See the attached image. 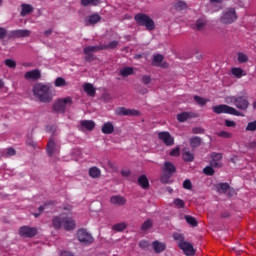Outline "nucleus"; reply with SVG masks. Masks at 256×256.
Wrapping results in <instances>:
<instances>
[{
  "label": "nucleus",
  "mask_w": 256,
  "mask_h": 256,
  "mask_svg": "<svg viewBox=\"0 0 256 256\" xmlns=\"http://www.w3.org/2000/svg\"><path fill=\"white\" fill-rule=\"evenodd\" d=\"M33 95L42 103H49L53 99L49 84L37 83L33 86Z\"/></svg>",
  "instance_id": "f257e3e1"
},
{
  "label": "nucleus",
  "mask_w": 256,
  "mask_h": 256,
  "mask_svg": "<svg viewBox=\"0 0 256 256\" xmlns=\"http://www.w3.org/2000/svg\"><path fill=\"white\" fill-rule=\"evenodd\" d=\"M135 22L142 27H146L147 31L151 32L155 29L154 20L147 14L139 13L134 15Z\"/></svg>",
  "instance_id": "f03ea898"
},
{
  "label": "nucleus",
  "mask_w": 256,
  "mask_h": 256,
  "mask_svg": "<svg viewBox=\"0 0 256 256\" xmlns=\"http://www.w3.org/2000/svg\"><path fill=\"white\" fill-rule=\"evenodd\" d=\"M227 101L236 106L240 111H246L249 108V100L246 96H230L227 98Z\"/></svg>",
  "instance_id": "7ed1b4c3"
},
{
  "label": "nucleus",
  "mask_w": 256,
  "mask_h": 256,
  "mask_svg": "<svg viewBox=\"0 0 256 256\" xmlns=\"http://www.w3.org/2000/svg\"><path fill=\"white\" fill-rule=\"evenodd\" d=\"M177 169L171 162H165L163 167V174L160 176V183L168 184L170 178L176 173Z\"/></svg>",
  "instance_id": "20e7f679"
},
{
  "label": "nucleus",
  "mask_w": 256,
  "mask_h": 256,
  "mask_svg": "<svg viewBox=\"0 0 256 256\" xmlns=\"http://www.w3.org/2000/svg\"><path fill=\"white\" fill-rule=\"evenodd\" d=\"M212 111L217 115L229 114V115H233V116H237V117L243 116V114L241 112L237 111L234 107L224 105V104L218 105V106H213Z\"/></svg>",
  "instance_id": "39448f33"
},
{
  "label": "nucleus",
  "mask_w": 256,
  "mask_h": 256,
  "mask_svg": "<svg viewBox=\"0 0 256 256\" xmlns=\"http://www.w3.org/2000/svg\"><path fill=\"white\" fill-rule=\"evenodd\" d=\"M237 20V14L235 8L229 7L224 9L220 21L223 25L233 24Z\"/></svg>",
  "instance_id": "423d86ee"
},
{
  "label": "nucleus",
  "mask_w": 256,
  "mask_h": 256,
  "mask_svg": "<svg viewBox=\"0 0 256 256\" xmlns=\"http://www.w3.org/2000/svg\"><path fill=\"white\" fill-rule=\"evenodd\" d=\"M73 100L71 97H66L62 99H58L53 104V111H56L57 113H65L67 105H72Z\"/></svg>",
  "instance_id": "0eeeda50"
},
{
  "label": "nucleus",
  "mask_w": 256,
  "mask_h": 256,
  "mask_svg": "<svg viewBox=\"0 0 256 256\" xmlns=\"http://www.w3.org/2000/svg\"><path fill=\"white\" fill-rule=\"evenodd\" d=\"M77 239L84 245H91L94 243V237L84 228L77 231Z\"/></svg>",
  "instance_id": "6e6552de"
},
{
  "label": "nucleus",
  "mask_w": 256,
  "mask_h": 256,
  "mask_svg": "<svg viewBox=\"0 0 256 256\" xmlns=\"http://www.w3.org/2000/svg\"><path fill=\"white\" fill-rule=\"evenodd\" d=\"M31 31L28 29H16L12 30L8 34V39H20L30 37Z\"/></svg>",
  "instance_id": "1a4fd4ad"
},
{
  "label": "nucleus",
  "mask_w": 256,
  "mask_h": 256,
  "mask_svg": "<svg viewBox=\"0 0 256 256\" xmlns=\"http://www.w3.org/2000/svg\"><path fill=\"white\" fill-rule=\"evenodd\" d=\"M38 233L37 228H31L28 226H23L19 228V235L23 238H33Z\"/></svg>",
  "instance_id": "9d476101"
},
{
  "label": "nucleus",
  "mask_w": 256,
  "mask_h": 256,
  "mask_svg": "<svg viewBox=\"0 0 256 256\" xmlns=\"http://www.w3.org/2000/svg\"><path fill=\"white\" fill-rule=\"evenodd\" d=\"M221 160H223V154L212 152L210 166H212L214 169H220L223 167Z\"/></svg>",
  "instance_id": "9b49d317"
},
{
  "label": "nucleus",
  "mask_w": 256,
  "mask_h": 256,
  "mask_svg": "<svg viewBox=\"0 0 256 256\" xmlns=\"http://www.w3.org/2000/svg\"><path fill=\"white\" fill-rule=\"evenodd\" d=\"M178 247L183 251L184 255L186 256H194L196 253L193 245L189 242H179Z\"/></svg>",
  "instance_id": "f8f14e48"
},
{
  "label": "nucleus",
  "mask_w": 256,
  "mask_h": 256,
  "mask_svg": "<svg viewBox=\"0 0 256 256\" xmlns=\"http://www.w3.org/2000/svg\"><path fill=\"white\" fill-rule=\"evenodd\" d=\"M101 20H102V16L97 13H94V14H91L84 18V25L85 26H95L99 22H101Z\"/></svg>",
  "instance_id": "ddd939ff"
},
{
  "label": "nucleus",
  "mask_w": 256,
  "mask_h": 256,
  "mask_svg": "<svg viewBox=\"0 0 256 256\" xmlns=\"http://www.w3.org/2000/svg\"><path fill=\"white\" fill-rule=\"evenodd\" d=\"M116 115L117 116L134 117V116H138L139 112L135 109H127L126 107H118L116 109Z\"/></svg>",
  "instance_id": "4468645a"
},
{
  "label": "nucleus",
  "mask_w": 256,
  "mask_h": 256,
  "mask_svg": "<svg viewBox=\"0 0 256 256\" xmlns=\"http://www.w3.org/2000/svg\"><path fill=\"white\" fill-rule=\"evenodd\" d=\"M158 139L162 140L163 143L170 147L175 143V139L170 135L169 132H160L158 133Z\"/></svg>",
  "instance_id": "2eb2a0df"
},
{
  "label": "nucleus",
  "mask_w": 256,
  "mask_h": 256,
  "mask_svg": "<svg viewBox=\"0 0 256 256\" xmlns=\"http://www.w3.org/2000/svg\"><path fill=\"white\" fill-rule=\"evenodd\" d=\"M65 218H66L65 214H60L59 216H54L52 218L53 228L56 230L61 229Z\"/></svg>",
  "instance_id": "dca6fc26"
},
{
  "label": "nucleus",
  "mask_w": 256,
  "mask_h": 256,
  "mask_svg": "<svg viewBox=\"0 0 256 256\" xmlns=\"http://www.w3.org/2000/svg\"><path fill=\"white\" fill-rule=\"evenodd\" d=\"M41 78V72L38 69L30 70L25 73V79L26 80H33L37 81Z\"/></svg>",
  "instance_id": "f3484780"
},
{
  "label": "nucleus",
  "mask_w": 256,
  "mask_h": 256,
  "mask_svg": "<svg viewBox=\"0 0 256 256\" xmlns=\"http://www.w3.org/2000/svg\"><path fill=\"white\" fill-rule=\"evenodd\" d=\"M208 25V20L206 16H202L196 20L195 23V30L196 31H203L205 27Z\"/></svg>",
  "instance_id": "a211bd4d"
},
{
  "label": "nucleus",
  "mask_w": 256,
  "mask_h": 256,
  "mask_svg": "<svg viewBox=\"0 0 256 256\" xmlns=\"http://www.w3.org/2000/svg\"><path fill=\"white\" fill-rule=\"evenodd\" d=\"M110 203H112V205H116V206H123L127 204V200L125 197L121 196V195H114L112 197H110Z\"/></svg>",
  "instance_id": "6ab92c4d"
},
{
  "label": "nucleus",
  "mask_w": 256,
  "mask_h": 256,
  "mask_svg": "<svg viewBox=\"0 0 256 256\" xmlns=\"http://www.w3.org/2000/svg\"><path fill=\"white\" fill-rule=\"evenodd\" d=\"M101 133H104L106 135H110V134L114 133L113 123L111 121H108V122H105L104 124H102Z\"/></svg>",
  "instance_id": "aec40b11"
},
{
  "label": "nucleus",
  "mask_w": 256,
  "mask_h": 256,
  "mask_svg": "<svg viewBox=\"0 0 256 256\" xmlns=\"http://www.w3.org/2000/svg\"><path fill=\"white\" fill-rule=\"evenodd\" d=\"M20 7L22 8V11H20V17H27L34 11V7L30 4L23 3Z\"/></svg>",
  "instance_id": "412c9836"
},
{
  "label": "nucleus",
  "mask_w": 256,
  "mask_h": 256,
  "mask_svg": "<svg viewBox=\"0 0 256 256\" xmlns=\"http://www.w3.org/2000/svg\"><path fill=\"white\" fill-rule=\"evenodd\" d=\"M56 152V143L53 139H50L48 144H46V153H48L49 157H53Z\"/></svg>",
  "instance_id": "4be33fe9"
},
{
  "label": "nucleus",
  "mask_w": 256,
  "mask_h": 256,
  "mask_svg": "<svg viewBox=\"0 0 256 256\" xmlns=\"http://www.w3.org/2000/svg\"><path fill=\"white\" fill-rule=\"evenodd\" d=\"M66 231H72L75 228V222L71 217L66 216L63 224Z\"/></svg>",
  "instance_id": "5701e85b"
},
{
  "label": "nucleus",
  "mask_w": 256,
  "mask_h": 256,
  "mask_svg": "<svg viewBox=\"0 0 256 256\" xmlns=\"http://www.w3.org/2000/svg\"><path fill=\"white\" fill-rule=\"evenodd\" d=\"M81 127L88 130V131H93L95 129V122L94 120H81L80 123Z\"/></svg>",
  "instance_id": "b1692460"
},
{
  "label": "nucleus",
  "mask_w": 256,
  "mask_h": 256,
  "mask_svg": "<svg viewBox=\"0 0 256 256\" xmlns=\"http://www.w3.org/2000/svg\"><path fill=\"white\" fill-rule=\"evenodd\" d=\"M152 247L154 248V251L156 254H160L165 251L167 246L163 242L155 241L152 242Z\"/></svg>",
  "instance_id": "393cba45"
},
{
  "label": "nucleus",
  "mask_w": 256,
  "mask_h": 256,
  "mask_svg": "<svg viewBox=\"0 0 256 256\" xmlns=\"http://www.w3.org/2000/svg\"><path fill=\"white\" fill-rule=\"evenodd\" d=\"M84 92L88 94L89 97H95L96 89L93 84L85 83L84 84Z\"/></svg>",
  "instance_id": "a878e982"
},
{
  "label": "nucleus",
  "mask_w": 256,
  "mask_h": 256,
  "mask_svg": "<svg viewBox=\"0 0 256 256\" xmlns=\"http://www.w3.org/2000/svg\"><path fill=\"white\" fill-rule=\"evenodd\" d=\"M189 144H190V147H191L192 149H195V148L201 146V144H202V139H201V137H199V136H193V137L190 138Z\"/></svg>",
  "instance_id": "bb28decb"
},
{
  "label": "nucleus",
  "mask_w": 256,
  "mask_h": 256,
  "mask_svg": "<svg viewBox=\"0 0 256 256\" xmlns=\"http://www.w3.org/2000/svg\"><path fill=\"white\" fill-rule=\"evenodd\" d=\"M138 184L143 190H147L149 188V180L146 175H141L138 178Z\"/></svg>",
  "instance_id": "cd10ccee"
},
{
  "label": "nucleus",
  "mask_w": 256,
  "mask_h": 256,
  "mask_svg": "<svg viewBox=\"0 0 256 256\" xmlns=\"http://www.w3.org/2000/svg\"><path fill=\"white\" fill-rule=\"evenodd\" d=\"M182 158L184 162H193L195 160V155L189 150H183Z\"/></svg>",
  "instance_id": "c85d7f7f"
},
{
  "label": "nucleus",
  "mask_w": 256,
  "mask_h": 256,
  "mask_svg": "<svg viewBox=\"0 0 256 256\" xmlns=\"http://www.w3.org/2000/svg\"><path fill=\"white\" fill-rule=\"evenodd\" d=\"M89 175L91 178L97 179L101 177L102 173L99 168H97L96 166H93L89 169Z\"/></svg>",
  "instance_id": "c756f323"
},
{
  "label": "nucleus",
  "mask_w": 256,
  "mask_h": 256,
  "mask_svg": "<svg viewBox=\"0 0 256 256\" xmlns=\"http://www.w3.org/2000/svg\"><path fill=\"white\" fill-rule=\"evenodd\" d=\"M174 8L176 11H185V10H187L188 6L185 1L179 0L174 3Z\"/></svg>",
  "instance_id": "7c9ffc66"
},
{
  "label": "nucleus",
  "mask_w": 256,
  "mask_h": 256,
  "mask_svg": "<svg viewBox=\"0 0 256 256\" xmlns=\"http://www.w3.org/2000/svg\"><path fill=\"white\" fill-rule=\"evenodd\" d=\"M134 74H135V71H134V68L132 67H124L123 69L120 70V75L122 77H128Z\"/></svg>",
  "instance_id": "2f4dec72"
},
{
  "label": "nucleus",
  "mask_w": 256,
  "mask_h": 256,
  "mask_svg": "<svg viewBox=\"0 0 256 256\" xmlns=\"http://www.w3.org/2000/svg\"><path fill=\"white\" fill-rule=\"evenodd\" d=\"M127 228V224L125 222L117 223L112 226V230L115 232H123Z\"/></svg>",
  "instance_id": "473e14b6"
},
{
  "label": "nucleus",
  "mask_w": 256,
  "mask_h": 256,
  "mask_svg": "<svg viewBox=\"0 0 256 256\" xmlns=\"http://www.w3.org/2000/svg\"><path fill=\"white\" fill-rule=\"evenodd\" d=\"M85 51H88L89 53H97L99 51L104 50L103 45H97V46H88L84 48Z\"/></svg>",
  "instance_id": "72a5a7b5"
},
{
  "label": "nucleus",
  "mask_w": 256,
  "mask_h": 256,
  "mask_svg": "<svg viewBox=\"0 0 256 256\" xmlns=\"http://www.w3.org/2000/svg\"><path fill=\"white\" fill-rule=\"evenodd\" d=\"M231 74L237 77L238 79H240L243 75H245L244 70L241 68H232Z\"/></svg>",
  "instance_id": "f704fd0d"
},
{
  "label": "nucleus",
  "mask_w": 256,
  "mask_h": 256,
  "mask_svg": "<svg viewBox=\"0 0 256 256\" xmlns=\"http://www.w3.org/2000/svg\"><path fill=\"white\" fill-rule=\"evenodd\" d=\"M99 3H101L100 0H81V5L84 7H87L89 5L97 6Z\"/></svg>",
  "instance_id": "c9c22d12"
},
{
  "label": "nucleus",
  "mask_w": 256,
  "mask_h": 256,
  "mask_svg": "<svg viewBox=\"0 0 256 256\" xmlns=\"http://www.w3.org/2000/svg\"><path fill=\"white\" fill-rule=\"evenodd\" d=\"M184 219H186L187 224L191 225L192 227H196L198 225V222L196 221L195 217L191 215L184 216Z\"/></svg>",
  "instance_id": "e433bc0d"
},
{
  "label": "nucleus",
  "mask_w": 256,
  "mask_h": 256,
  "mask_svg": "<svg viewBox=\"0 0 256 256\" xmlns=\"http://www.w3.org/2000/svg\"><path fill=\"white\" fill-rule=\"evenodd\" d=\"M119 45L118 41H113V42H109L108 44H102V47L104 48V50H113L115 48H117Z\"/></svg>",
  "instance_id": "4c0bfd02"
},
{
  "label": "nucleus",
  "mask_w": 256,
  "mask_h": 256,
  "mask_svg": "<svg viewBox=\"0 0 256 256\" xmlns=\"http://www.w3.org/2000/svg\"><path fill=\"white\" fill-rule=\"evenodd\" d=\"M194 100H195L196 104H198L200 106H204L209 103V100L204 99L203 97L198 96V95L194 96Z\"/></svg>",
  "instance_id": "58836bf2"
},
{
  "label": "nucleus",
  "mask_w": 256,
  "mask_h": 256,
  "mask_svg": "<svg viewBox=\"0 0 256 256\" xmlns=\"http://www.w3.org/2000/svg\"><path fill=\"white\" fill-rule=\"evenodd\" d=\"M173 205L178 209H184L185 208V202L184 200H181L179 198H176L173 200Z\"/></svg>",
  "instance_id": "ea45409f"
},
{
  "label": "nucleus",
  "mask_w": 256,
  "mask_h": 256,
  "mask_svg": "<svg viewBox=\"0 0 256 256\" xmlns=\"http://www.w3.org/2000/svg\"><path fill=\"white\" fill-rule=\"evenodd\" d=\"M66 81L64 78L62 77H59V78H56V80L54 81V86H56L57 88H61V87H64L66 86Z\"/></svg>",
  "instance_id": "a19ab883"
},
{
  "label": "nucleus",
  "mask_w": 256,
  "mask_h": 256,
  "mask_svg": "<svg viewBox=\"0 0 256 256\" xmlns=\"http://www.w3.org/2000/svg\"><path fill=\"white\" fill-rule=\"evenodd\" d=\"M152 226H153L152 220L148 219L147 221L142 223L141 230L147 231V230L151 229Z\"/></svg>",
  "instance_id": "79ce46f5"
},
{
  "label": "nucleus",
  "mask_w": 256,
  "mask_h": 256,
  "mask_svg": "<svg viewBox=\"0 0 256 256\" xmlns=\"http://www.w3.org/2000/svg\"><path fill=\"white\" fill-rule=\"evenodd\" d=\"M246 132H255L256 131V120L252 122H248L246 128Z\"/></svg>",
  "instance_id": "37998d69"
},
{
  "label": "nucleus",
  "mask_w": 256,
  "mask_h": 256,
  "mask_svg": "<svg viewBox=\"0 0 256 256\" xmlns=\"http://www.w3.org/2000/svg\"><path fill=\"white\" fill-rule=\"evenodd\" d=\"M83 53L85 54L84 60L86 62H92L95 60V57L92 52H88L86 50H83Z\"/></svg>",
  "instance_id": "c03bdc74"
},
{
  "label": "nucleus",
  "mask_w": 256,
  "mask_h": 256,
  "mask_svg": "<svg viewBox=\"0 0 256 256\" xmlns=\"http://www.w3.org/2000/svg\"><path fill=\"white\" fill-rule=\"evenodd\" d=\"M177 119L180 123H184L189 119V114L187 112H183L177 115Z\"/></svg>",
  "instance_id": "a18cd8bd"
},
{
  "label": "nucleus",
  "mask_w": 256,
  "mask_h": 256,
  "mask_svg": "<svg viewBox=\"0 0 256 256\" xmlns=\"http://www.w3.org/2000/svg\"><path fill=\"white\" fill-rule=\"evenodd\" d=\"M247 61H249V57L246 56L244 53L239 52L238 53V62L239 63H246Z\"/></svg>",
  "instance_id": "49530a36"
},
{
  "label": "nucleus",
  "mask_w": 256,
  "mask_h": 256,
  "mask_svg": "<svg viewBox=\"0 0 256 256\" xmlns=\"http://www.w3.org/2000/svg\"><path fill=\"white\" fill-rule=\"evenodd\" d=\"M213 168L214 167L212 166H206L203 170L204 174L209 176L215 175V170Z\"/></svg>",
  "instance_id": "de8ad7c7"
},
{
  "label": "nucleus",
  "mask_w": 256,
  "mask_h": 256,
  "mask_svg": "<svg viewBox=\"0 0 256 256\" xmlns=\"http://www.w3.org/2000/svg\"><path fill=\"white\" fill-rule=\"evenodd\" d=\"M216 135H218V137L224 138V139H230V138H232V134H230V133L227 132V131H220V132H218Z\"/></svg>",
  "instance_id": "09e8293b"
},
{
  "label": "nucleus",
  "mask_w": 256,
  "mask_h": 256,
  "mask_svg": "<svg viewBox=\"0 0 256 256\" xmlns=\"http://www.w3.org/2000/svg\"><path fill=\"white\" fill-rule=\"evenodd\" d=\"M193 185L190 179H186L183 181V189L185 190H192Z\"/></svg>",
  "instance_id": "8fccbe9b"
},
{
  "label": "nucleus",
  "mask_w": 256,
  "mask_h": 256,
  "mask_svg": "<svg viewBox=\"0 0 256 256\" xmlns=\"http://www.w3.org/2000/svg\"><path fill=\"white\" fill-rule=\"evenodd\" d=\"M4 64L10 69H15L16 68V62L13 59H7L4 61Z\"/></svg>",
  "instance_id": "3c124183"
},
{
  "label": "nucleus",
  "mask_w": 256,
  "mask_h": 256,
  "mask_svg": "<svg viewBox=\"0 0 256 256\" xmlns=\"http://www.w3.org/2000/svg\"><path fill=\"white\" fill-rule=\"evenodd\" d=\"M173 239H174L175 241H179V243L186 242L184 235L179 234V233H175V234L173 235Z\"/></svg>",
  "instance_id": "603ef678"
},
{
  "label": "nucleus",
  "mask_w": 256,
  "mask_h": 256,
  "mask_svg": "<svg viewBox=\"0 0 256 256\" xmlns=\"http://www.w3.org/2000/svg\"><path fill=\"white\" fill-rule=\"evenodd\" d=\"M150 244L147 240H141L139 242V247L142 248L143 250H148Z\"/></svg>",
  "instance_id": "864d4df0"
},
{
  "label": "nucleus",
  "mask_w": 256,
  "mask_h": 256,
  "mask_svg": "<svg viewBox=\"0 0 256 256\" xmlns=\"http://www.w3.org/2000/svg\"><path fill=\"white\" fill-rule=\"evenodd\" d=\"M219 187H220V190L222 191V193H226L227 190L230 189V186L228 183H220Z\"/></svg>",
  "instance_id": "5fc2aeb1"
},
{
  "label": "nucleus",
  "mask_w": 256,
  "mask_h": 256,
  "mask_svg": "<svg viewBox=\"0 0 256 256\" xmlns=\"http://www.w3.org/2000/svg\"><path fill=\"white\" fill-rule=\"evenodd\" d=\"M151 82H152L151 76H148V75L142 76V83H143L144 85H148V84L151 83Z\"/></svg>",
  "instance_id": "6e6d98bb"
},
{
  "label": "nucleus",
  "mask_w": 256,
  "mask_h": 256,
  "mask_svg": "<svg viewBox=\"0 0 256 256\" xmlns=\"http://www.w3.org/2000/svg\"><path fill=\"white\" fill-rule=\"evenodd\" d=\"M8 36L7 29L0 27V40L5 39Z\"/></svg>",
  "instance_id": "4d7b16f0"
},
{
  "label": "nucleus",
  "mask_w": 256,
  "mask_h": 256,
  "mask_svg": "<svg viewBox=\"0 0 256 256\" xmlns=\"http://www.w3.org/2000/svg\"><path fill=\"white\" fill-rule=\"evenodd\" d=\"M224 125L227 127L235 128L236 122L234 120H224Z\"/></svg>",
  "instance_id": "13d9d810"
},
{
  "label": "nucleus",
  "mask_w": 256,
  "mask_h": 256,
  "mask_svg": "<svg viewBox=\"0 0 256 256\" xmlns=\"http://www.w3.org/2000/svg\"><path fill=\"white\" fill-rule=\"evenodd\" d=\"M192 133H194V134H204L205 130H204V128L196 127V128H192Z\"/></svg>",
  "instance_id": "bf43d9fd"
},
{
  "label": "nucleus",
  "mask_w": 256,
  "mask_h": 256,
  "mask_svg": "<svg viewBox=\"0 0 256 256\" xmlns=\"http://www.w3.org/2000/svg\"><path fill=\"white\" fill-rule=\"evenodd\" d=\"M180 155V149L179 148H175L170 152V156L172 157H178Z\"/></svg>",
  "instance_id": "052dcab7"
},
{
  "label": "nucleus",
  "mask_w": 256,
  "mask_h": 256,
  "mask_svg": "<svg viewBox=\"0 0 256 256\" xmlns=\"http://www.w3.org/2000/svg\"><path fill=\"white\" fill-rule=\"evenodd\" d=\"M153 61L157 64H160L163 61V56L160 54L155 55Z\"/></svg>",
  "instance_id": "680f3d73"
},
{
  "label": "nucleus",
  "mask_w": 256,
  "mask_h": 256,
  "mask_svg": "<svg viewBox=\"0 0 256 256\" xmlns=\"http://www.w3.org/2000/svg\"><path fill=\"white\" fill-rule=\"evenodd\" d=\"M46 206H47V205L40 206V207H39V213H35V214H34V217H35V218H38V217L41 215V213H42L43 211H45Z\"/></svg>",
  "instance_id": "e2e57ef3"
},
{
  "label": "nucleus",
  "mask_w": 256,
  "mask_h": 256,
  "mask_svg": "<svg viewBox=\"0 0 256 256\" xmlns=\"http://www.w3.org/2000/svg\"><path fill=\"white\" fill-rule=\"evenodd\" d=\"M7 155H8V156H14V155H16V150H15L14 148H12V147L8 148V149H7Z\"/></svg>",
  "instance_id": "0e129e2a"
},
{
  "label": "nucleus",
  "mask_w": 256,
  "mask_h": 256,
  "mask_svg": "<svg viewBox=\"0 0 256 256\" xmlns=\"http://www.w3.org/2000/svg\"><path fill=\"white\" fill-rule=\"evenodd\" d=\"M121 175H123L124 177H128L131 175V171L129 170H122L121 171Z\"/></svg>",
  "instance_id": "69168bd1"
},
{
  "label": "nucleus",
  "mask_w": 256,
  "mask_h": 256,
  "mask_svg": "<svg viewBox=\"0 0 256 256\" xmlns=\"http://www.w3.org/2000/svg\"><path fill=\"white\" fill-rule=\"evenodd\" d=\"M53 34V29H48L44 31V36L45 37H49L50 35Z\"/></svg>",
  "instance_id": "338daca9"
},
{
  "label": "nucleus",
  "mask_w": 256,
  "mask_h": 256,
  "mask_svg": "<svg viewBox=\"0 0 256 256\" xmlns=\"http://www.w3.org/2000/svg\"><path fill=\"white\" fill-rule=\"evenodd\" d=\"M61 256H74V255L69 251H64L61 253Z\"/></svg>",
  "instance_id": "774afa93"
}]
</instances>
